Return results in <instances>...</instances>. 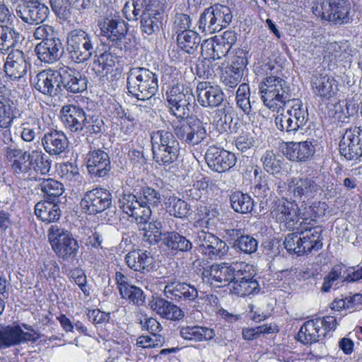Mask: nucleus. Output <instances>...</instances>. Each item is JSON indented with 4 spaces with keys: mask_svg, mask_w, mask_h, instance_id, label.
<instances>
[{
    "mask_svg": "<svg viewBox=\"0 0 362 362\" xmlns=\"http://www.w3.org/2000/svg\"><path fill=\"white\" fill-rule=\"evenodd\" d=\"M202 274L209 276L218 287L228 286L230 292L238 296H249L259 291L252 265L245 262L232 265L214 264L209 269L204 270Z\"/></svg>",
    "mask_w": 362,
    "mask_h": 362,
    "instance_id": "nucleus-1",
    "label": "nucleus"
},
{
    "mask_svg": "<svg viewBox=\"0 0 362 362\" xmlns=\"http://www.w3.org/2000/svg\"><path fill=\"white\" fill-rule=\"evenodd\" d=\"M259 88L264 104L270 110L290 105L293 100L291 98V89L287 81L279 76H267L259 83Z\"/></svg>",
    "mask_w": 362,
    "mask_h": 362,
    "instance_id": "nucleus-2",
    "label": "nucleus"
},
{
    "mask_svg": "<svg viewBox=\"0 0 362 362\" xmlns=\"http://www.w3.org/2000/svg\"><path fill=\"white\" fill-rule=\"evenodd\" d=\"M96 37L83 29H74L67 33L66 50L71 60L81 64L89 60L95 52Z\"/></svg>",
    "mask_w": 362,
    "mask_h": 362,
    "instance_id": "nucleus-3",
    "label": "nucleus"
},
{
    "mask_svg": "<svg viewBox=\"0 0 362 362\" xmlns=\"http://www.w3.org/2000/svg\"><path fill=\"white\" fill-rule=\"evenodd\" d=\"M127 88L131 95H156L158 90V75L144 67L131 68L127 73Z\"/></svg>",
    "mask_w": 362,
    "mask_h": 362,
    "instance_id": "nucleus-4",
    "label": "nucleus"
},
{
    "mask_svg": "<svg viewBox=\"0 0 362 362\" xmlns=\"http://www.w3.org/2000/svg\"><path fill=\"white\" fill-rule=\"evenodd\" d=\"M288 105L290 109L285 114L276 117L275 123L279 130L291 136L305 129L304 127L308 121V112L299 99H293Z\"/></svg>",
    "mask_w": 362,
    "mask_h": 362,
    "instance_id": "nucleus-5",
    "label": "nucleus"
},
{
    "mask_svg": "<svg viewBox=\"0 0 362 362\" xmlns=\"http://www.w3.org/2000/svg\"><path fill=\"white\" fill-rule=\"evenodd\" d=\"M336 326L337 320L333 316L310 320L303 324L297 337L301 343L310 345L322 341L331 330L335 329Z\"/></svg>",
    "mask_w": 362,
    "mask_h": 362,
    "instance_id": "nucleus-6",
    "label": "nucleus"
},
{
    "mask_svg": "<svg viewBox=\"0 0 362 362\" xmlns=\"http://www.w3.org/2000/svg\"><path fill=\"white\" fill-rule=\"evenodd\" d=\"M309 232L291 233L285 237L284 241V247L290 253H295L298 255L310 252L313 250H319L322 247V240L319 239V235L315 230Z\"/></svg>",
    "mask_w": 362,
    "mask_h": 362,
    "instance_id": "nucleus-7",
    "label": "nucleus"
},
{
    "mask_svg": "<svg viewBox=\"0 0 362 362\" xmlns=\"http://www.w3.org/2000/svg\"><path fill=\"white\" fill-rule=\"evenodd\" d=\"M35 88L44 95L56 97L62 94L61 67L40 71L33 79Z\"/></svg>",
    "mask_w": 362,
    "mask_h": 362,
    "instance_id": "nucleus-8",
    "label": "nucleus"
},
{
    "mask_svg": "<svg viewBox=\"0 0 362 362\" xmlns=\"http://www.w3.org/2000/svg\"><path fill=\"white\" fill-rule=\"evenodd\" d=\"M111 204V193L104 188H95L86 192L80 202L82 211L88 214L101 213Z\"/></svg>",
    "mask_w": 362,
    "mask_h": 362,
    "instance_id": "nucleus-9",
    "label": "nucleus"
},
{
    "mask_svg": "<svg viewBox=\"0 0 362 362\" xmlns=\"http://www.w3.org/2000/svg\"><path fill=\"white\" fill-rule=\"evenodd\" d=\"M153 158L156 157L155 149L158 148L161 153V158H177L180 156V147L173 133L166 130H158L151 134Z\"/></svg>",
    "mask_w": 362,
    "mask_h": 362,
    "instance_id": "nucleus-10",
    "label": "nucleus"
},
{
    "mask_svg": "<svg viewBox=\"0 0 362 362\" xmlns=\"http://www.w3.org/2000/svg\"><path fill=\"white\" fill-rule=\"evenodd\" d=\"M119 206L123 212L135 218L136 223H145L151 216V209L143 199H138L132 193L123 194L119 199Z\"/></svg>",
    "mask_w": 362,
    "mask_h": 362,
    "instance_id": "nucleus-11",
    "label": "nucleus"
},
{
    "mask_svg": "<svg viewBox=\"0 0 362 362\" xmlns=\"http://www.w3.org/2000/svg\"><path fill=\"white\" fill-rule=\"evenodd\" d=\"M198 241L199 251L212 260L223 259L228 252L226 243L212 233L202 231Z\"/></svg>",
    "mask_w": 362,
    "mask_h": 362,
    "instance_id": "nucleus-12",
    "label": "nucleus"
},
{
    "mask_svg": "<svg viewBox=\"0 0 362 362\" xmlns=\"http://www.w3.org/2000/svg\"><path fill=\"white\" fill-rule=\"evenodd\" d=\"M164 288L165 296L175 301H193L198 297V291L194 286L181 282L176 276L168 277Z\"/></svg>",
    "mask_w": 362,
    "mask_h": 362,
    "instance_id": "nucleus-13",
    "label": "nucleus"
},
{
    "mask_svg": "<svg viewBox=\"0 0 362 362\" xmlns=\"http://www.w3.org/2000/svg\"><path fill=\"white\" fill-rule=\"evenodd\" d=\"M98 27L102 36L106 37L115 45L122 49V40L128 30L124 20L119 16L106 17L98 21Z\"/></svg>",
    "mask_w": 362,
    "mask_h": 362,
    "instance_id": "nucleus-14",
    "label": "nucleus"
},
{
    "mask_svg": "<svg viewBox=\"0 0 362 362\" xmlns=\"http://www.w3.org/2000/svg\"><path fill=\"white\" fill-rule=\"evenodd\" d=\"M40 338L37 332H23L20 326H0V349H6L28 341L35 342Z\"/></svg>",
    "mask_w": 362,
    "mask_h": 362,
    "instance_id": "nucleus-15",
    "label": "nucleus"
},
{
    "mask_svg": "<svg viewBox=\"0 0 362 362\" xmlns=\"http://www.w3.org/2000/svg\"><path fill=\"white\" fill-rule=\"evenodd\" d=\"M16 11L23 22L35 25L43 23L49 13V8L37 0L24 1L17 6Z\"/></svg>",
    "mask_w": 362,
    "mask_h": 362,
    "instance_id": "nucleus-16",
    "label": "nucleus"
},
{
    "mask_svg": "<svg viewBox=\"0 0 362 362\" xmlns=\"http://www.w3.org/2000/svg\"><path fill=\"white\" fill-rule=\"evenodd\" d=\"M61 120L71 132L80 134L86 122L87 115L81 107L74 105H64L60 111Z\"/></svg>",
    "mask_w": 362,
    "mask_h": 362,
    "instance_id": "nucleus-17",
    "label": "nucleus"
},
{
    "mask_svg": "<svg viewBox=\"0 0 362 362\" xmlns=\"http://www.w3.org/2000/svg\"><path fill=\"white\" fill-rule=\"evenodd\" d=\"M320 189V185L308 177H293L288 182V191L303 202L313 199Z\"/></svg>",
    "mask_w": 362,
    "mask_h": 362,
    "instance_id": "nucleus-18",
    "label": "nucleus"
},
{
    "mask_svg": "<svg viewBox=\"0 0 362 362\" xmlns=\"http://www.w3.org/2000/svg\"><path fill=\"white\" fill-rule=\"evenodd\" d=\"M325 8L326 21L339 25L352 21L350 16L351 5L346 0H325Z\"/></svg>",
    "mask_w": 362,
    "mask_h": 362,
    "instance_id": "nucleus-19",
    "label": "nucleus"
},
{
    "mask_svg": "<svg viewBox=\"0 0 362 362\" xmlns=\"http://www.w3.org/2000/svg\"><path fill=\"white\" fill-rule=\"evenodd\" d=\"M61 70L62 93L66 90L76 94L87 89L88 79L78 71L66 66L61 67Z\"/></svg>",
    "mask_w": 362,
    "mask_h": 362,
    "instance_id": "nucleus-20",
    "label": "nucleus"
},
{
    "mask_svg": "<svg viewBox=\"0 0 362 362\" xmlns=\"http://www.w3.org/2000/svg\"><path fill=\"white\" fill-rule=\"evenodd\" d=\"M115 281L121 297L126 299L129 303L141 305L145 302V296L143 291L129 282L128 278L122 272L115 273Z\"/></svg>",
    "mask_w": 362,
    "mask_h": 362,
    "instance_id": "nucleus-21",
    "label": "nucleus"
},
{
    "mask_svg": "<svg viewBox=\"0 0 362 362\" xmlns=\"http://www.w3.org/2000/svg\"><path fill=\"white\" fill-rule=\"evenodd\" d=\"M28 65L24 53L19 49H12L4 64V71L11 80H18L27 73Z\"/></svg>",
    "mask_w": 362,
    "mask_h": 362,
    "instance_id": "nucleus-22",
    "label": "nucleus"
},
{
    "mask_svg": "<svg viewBox=\"0 0 362 362\" xmlns=\"http://www.w3.org/2000/svg\"><path fill=\"white\" fill-rule=\"evenodd\" d=\"M125 262L130 269L143 274L149 273L155 269L154 259L147 251H131L126 255Z\"/></svg>",
    "mask_w": 362,
    "mask_h": 362,
    "instance_id": "nucleus-23",
    "label": "nucleus"
},
{
    "mask_svg": "<svg viewBox=\"0 0 362 362\" xmlns=\"http://www.w3.org/2000/svg\"><path fill=\"white\" fill-rule=\"evenodd\" d=\"M198 101L203 107H216L223 101L224 94L218 86H211L208 82L198 83Z\"/></svg>",
    "mask_w": 362,
    "mask_h": 362,
    "instance_id": "nucleus-24",
    "label": "nucleus"
},
{
    "mask_svg": "<svg viewBox=\"0 0 362 362\" xmlns=\"http://www.w3.org/2000/svg\"><path fill=\"white\" fill-rule=\"evenodd\" d=\"M62 51L63 45L61 40H56L52 42H41L35 48L38 59L48 64L57 62L62 56Z\"/></svg>",
    "mask_w": 362,
    "mask_h": 362,
    "instance_id": "nucleus-25",
    "label": "nucleus"
},
{
    "mask_svg": "<svg viewBox=\"0 0 362 362\" xmlns=\"http://www.w3.org/2000/svg\"><path fill=\"white\" fill-rule=\"evenodd\" d=\"M359 141H362V129L356 126L346 129L339 142L340 154L345 158L351 156Z\"/></svg>",
    "mask_w": 362,
    "mask_h": 362,
    "instance_id": "nucleus-26",
    "label": "nucleus"
},
{
    "mask_svg": "<svg viewBox=\"0 0 362 362\" xmlns=\"http://www.w3.org/2000/svg\"><path fill=\"white\" fill-rule=\"evenodd\" d=\"M312 87L315 95L325 99L333 97L338 90L336 80L327 75L314 76Z\"/></svg>",
    "mask_w": 362,
    "mask_h": 362,
    "instance_id": "nucleus-27",
    "label": "nucleus"
},
{
    "mask_svg": "<svg viewBox=\"0 0 362 362\" xmlns=\"http://www.w3.org/2000/svg\"><path fill=\"white\" fill-rule=\"evenodd\" d=\"M42 142L45 151L52 156L60 154L67 146L66 136L57 130L46 133Z\"/></svg>",
    "mask_w": 362,
    "mask_h": 362,
    "instance_id": "nucleus-28",
    "label": "nucleus"
},
{
    "mask_svg": "<svg viewBox=\"0 0 362 362\" xmlns=\"http://www.w3.org/2000/svg\"><path fill=\"white\" fill-rule=\"evenodd\" d=\"M151 308L161 317L171 320H179L184 317V312L172 302L157 298L151 302Z\"/></svg>",
    "mask_w": 362,
    "mask_h": 362,
    "instance_id": "nucleus-29",
    "label": "nucleus"
},
{
    "mask_svg": "<svg viewBox=\"0 0 362 362\" xmlns=\"http://www.w3.org/2000/svg\"><path fill=\"white\" fill-rule=\"evenodd\" d=\"M162 243L172 252H189L193 247L192 242L180 233L172 231L163 234Z\"/></svg>",
    "mask_w": 362,
    "mask_h": 362,
    "instance_id": "nucleus-30",
    "label": "nucleus"
},
{
    "mask_svg": "<svg viewBox=\"0 0 362 362\" xmlns=\"http://www.w3.org/2000/svg\"><path fill=\"white\" fill-rule=\"evenodd\" d=\"M35 214L42 222L54 223L61 217V210L56 202L43 201L35 206Z\"/></svg>",
    "mask_w": 362,
    "mask_h": 362,
    "instance_id": "nucleus-31",
    "label": "nucleus"
},
{
    "mask_svg": "<svg viewBox=\"0 0 362 362\" xmlns=\"http://www.w3.org/2000/svg\"><path fill=\"white\" fill-rule=\"evenodd\" d=\"M177 43L178 47L182 51L196 58L198 55V48L201 43V37L197 32L193 30L179 33L177 35Z\"/></svg>",
    "mask_w": 362,
    "mask_h": 362,
    "instance_id": "nucleus-32",
    "label": "nucleus"
},
{
    "mask_svg": "<svg viewBox=\"0 0 362 362\" xmlns=\"http://www.w3.org/2000/svg\"><path fill=\"white\" fill-rule=\"evenodd\" d=\"M299 211L295 202L285 200L277 206L274 213L279 221L294 224L299 221Z\"/></svg>",
    "mask_w": 362,
    "mask_h": 362,
    "instance_id": "nucleus-33",
    "label": "nucleus"
},
{
    "mask_svg": "<svg viewBox=\"0 0 362 362\" xmlns=\"http://www.w3.org/2000/svg\"><path fill=\"white\" fill-rule=\"evenodd\" d=\"M180 335L186 340L194 341H209L215 337L213 329L201 326H187L180 329Z\"/></svg>",
    "mask_w": 362,
    "mask_h": 362,
    "instance_id": "nucleus-34",
    "label": "nucleus"
},
{
    "mask_svg": "<svg viewBox=\"0 0 362 362\" xmlns=\"http://www.w3.org/2000/svg\"><path fill=\"white\" fill-rule=\"evenodd\" d=\"M140 230H143V240L150 245H156L162 240V236L165 232L163 230V225L160 221H147L145 223H137Z\"/></svg>",
    "mask_w": 362,
    "mask_h": 362,
    "instance_id": "nucleus-35",
    "label": "nucleus"
},
{
    "mask_svg": "<svg viewBox=\"0 0 362 362\" xmlns=\"http://www.w3.org/2000/svg\"><path fill=\"white\" fill-rule=\"evenodd\" d=\"M38 188L43 193L45 201L56 202L64 192V187L60 182L52 178L39 180Z\"/></svg>",
    "mask_w": 362,
    "mask_h": 362,
    "instance_id": "nucleus-36",
    "label": "nucleus"
},
{
    "mask_svg": "<svg viewBox=\"0 0 362 362\" xmlns=\"http://www.w3.org/2000/svg\"><path fill=\"white\" fill-rule=\"evenodd\" d=\"M22 35L13 27L0 25V52H10L21 40Z\"/></svg>",
    "mask_w": 362,
    "mask_h": 362,
    "instance_id": "nucleus-37",
    "label": "nucleus"
},
{
    "mask_svg": "<svg viewBox=\"0 0 362 362\" xmlns=\"http://www.w3.org/2000/svg\"><path fill=\"white\" fill-rule=\"evenodd\" d=\"M201 49L202 56H206L213 61L221 59L230 51L215 37L205 40L201 44Z\"/></svg>",
    "mask_w": 362,
    "mask_h": 362,
    "instance_id": "nucleus-38",
    "label": "nucleus"
},
{
    "mask_svg": "<svg viewBox=\"0 0 362 362\" xmlns=\"http://www.w3.org/2000/svg\"><path fill=\"white\" fill-rule=\"evenodd\" d=\"M163 13L157 8L141 13V29L144 33L150 35L159 31L162 25Z\"/></svg>",
    "mask_w": 362,
    "mask_h": 362,
    "instance_id": "nucleus-39",
    "label": "nucleus"
},
{
    "mask_svg": "<svg viewBox=\"0 0 362 362\" xmlns=\"http://www.w3.org/2000/svg\"><path fill=\"white\" fill-rule=\"evenodd\" d=\"M293 153H287V158H310L316 154V156H320L319 152L321 151V146L316 141H304L293 145Z\"/></svg>",
    "mask_w": 362,
    "mask_h": 362,
    "instance_id": "nucleus-40",
    "label": "nucleus"
},
{
    "mask_svg": "<svg viewBox=\"0 0 362 362\" xmlns=\"http://www.w3.org/2000/svg\"><path fill=\"white\" fill-rule=\"evenodd\" d=\"M79 245L73 235L52 250L58 257L64 260L75 259L78 252Z\"/></svg>",
    "mask_w": 362,
    "mask_h": 362,
    "instance_id": "nucleus-41",
    "label": "nucleus"
},
{
    "mask_svg": "<svg viewBox=\"0 0 362 362\" xmlns=\"http://www.w3.org/2000/svg\"><path fill=\"white\" fill-rule=\"evenodd\" d=\"M211 11L213 17L215 18L214 28L216 32L221 31L231 23L233 16L228 6L218 4L211 6Z\"/></svg>",
    "mask_w": 362,
    "mask_h": 362,
    "instance_id": "nucleus-42",
    "label": "nucleus"
},
{
    "mask_svg": "<svg viewBox=\"0 0 362 362\" xmlns=\"http://www.w3.org/2000/svg\"><path fill=\"white\" fill-rule=\"evenodd\" d=\"M14 103L4 95H0V127L8 128L16 117Z\"/></svg>",
    "mask_w": 362,
    "mask_h": 362,
    "instance_id": "nucleus-43",
    "label": "nucleus"
},
{
    "mask_svg": "<svg viewBox=\"0 0 362 362\" xmlns=\"http://www.w3.org/2000/svg\"><path fill=\"white\" fill-rule=\"evenodd\" d=\"M231 207L238 213L247 214L252 211L254 202L250 196L240 192H233L230 196Z\"/></svg>",
    "mask_w": 362,
    "mask_h": 362,
    "instance_id": "nucleus-44",
    "label": "nucleus"
},
{
    "mask_svg": "<svg viewBox=\"0 0 362 362\" xmlns=\"http://www.w3.org/2000/svg\"><path fill=\"white\" fill-rule=\"evenodd\" d=\"M166 100L170 105L184 100H194V97L190 89L177 83L167 90Z\"/></svg>",
    "mask_w": 362,
    "mask_h": 362,
    "instance_id": "nucleus-45",
    "label": "nucleus"
},
{
    "mask_svg": "<svg viewBox=\"0 0 362 362\" xmlns=\"http://www.w3.org/2000/svg\"><path fill=\"white\" fill-rule=\"evenodd\" d=\"M71 235L72 234L69 230L57 224L52 225L47 231L48 241L52 250Z\"/></svg>",
    "mask_w": 362,
    "mask_h": 362,
    "instance_id": "nucleus-46",
    "label": "nucleus"
},
{
    "mask_svg": "<svg viewBox=\"0 0 362 362\" xmlns=\"http://www.w3.org/2000/svg\"><path fill=\"white\" fill-rule=\"evenodd\" d=\"M114 65L113 56L110 52H105L94 59L93 69L97 74L106 75L110 72Z\"/></svg>",
    "mask_w": 362,
    "mask_h": 362,
    "instance_id": "nucleus-47",
    "label": "nucleus"
},
{
    "mask_svg": "<svg viewBox=\"0 0 362 362\" xmlns=\"http://www.w3.org/2000/svg\"><path fill=\"white\" fill-rule=\"evenodd\" d=\"M190 139L189 145H196L202 142L206 136V130L199 119L190 118Z\"/></svg>",
    "mask_w": 362,
    "mask_h": 362,
    "instance_id": "nucleus-48",
    "label": "nucleus"
},
{
    "mask_svg": "<svg viewBox=\"0 0 362 362\" xmlns=\"http://www.w3.org/2000/svg\"><path fill=\"white\" fill-rule=\"evenodd\" d=\"M232 247L235 250L240 251L247 255H251L257 251L258 241L251 235H243L241 239L235 243H233Z\"/></svg>",
    "mask_w": 362,
    "mask_h": 362,
    "instance_id": "nucleus-49",
    "label": "nucleus"
},
{
    "mask_svg": "<svg viewBox=\"0 0 362 362\" xmlns=\"http://www.w3.org/2000/svg\"><path fill=\"white\" fill-rule=\"evenodd\" d=\"M237 105L247 115L251 111L250 101V88L248 84L243 83L240 84L236 92Z\"/></svg>",
    "mask_w": 362,
    "mask_h": 362,
    "instance_id": "nucleus-50",
    "label": "nucleus"
},
{
    "mask_svg": "<svg viewBox=\"0 0 362 362\" xmlns=\"http://www.w3.org/2000/svg\"><path fill=\"white\" fill-rule=\"evenodd\" d=\"M215 18L213 17L211 6L204 10L198 21V28L206 34L216 33L215 26Z\"/></svg>",
    "mask_w": 362,
    "mask_h": 362,
    "instance_id": "nucleus-51",
    "label": "nucleus"
},
{
    "mask_svg": "<svg viewBox=\"0 0 362 362\" xmlns=\"http://www.w3.org/2000/svg\"><path fill=\"white\" fill-rule=\"evenodd\" d=\"M171 124L176 136L189 144L191 131L190 118L182 120H174L172 122Z\"/></svg>",
    "mask_w": 362,
    "mask_h": 362,
    "instance_id": "nucleus-52",
    "label": "nucleus"
},
{
    "mask_svg": "<svg viewBox=\"0 0 362 362\" xmlns=\"http://www.w3.org/2000/svg\"><path fill=\"white\" fill-rule=\"evenodd\" d=\"M194 100L182 101L175 104L170 105V112L179 120L191 118L192 108Z\"/></svg>",
    "mask_w": 362,
    "mask_h": 362,
    "instance_id": "nucleus-53",
    "label": "nucleus"
},
{
    "mask_svg": "<svg viewBox=\"0 0 362 362\" xmlns=\"http://www.w3.org/2000/svg\"><path fill=\"white\" fill-rule=\"evenodd\" d=\"M87 168L93 175L105 177L110 170V160H88Z\"/></svg>",
    "mask_w": 362,
    "mask_h": 362,
    "instance_id": "nucleus-54",
    "label": "nucleus"
},
{
    "mask_svg": "<svg viewBox=\"0 0 362 362\" xmlns=\"http://www.w3.org/2000/svg\"><path fill=\"white\" fill-rule=\"evenodd\" d=\"M224 115L221 117L216 123V128L220 133H236L238 131V122L233 124V118L231 114L226 112L223 109Z\"/></svg>",
    "mask_w": 362,
    "mask_h": 362,
    "instance_id": "nucleus-55",
    "label": "nucleus"
},
{
    "mask_svg": "<svg viewBox=\"0 0 362 362\" xmlns=\"http://www.w3.org/2000/svg\"><path fill=\"white\" fill-rule=\"evenodd\" d=\"M202 165L206 163L213 171L223 173L235 165L236 160H197Z\"/></svg>",
    "mask_w": 362,
    "mask_h": 362,
    "instance_id": "nucleus-56",
    "label": "nucleus"
},
{
    "mask_svg": "<svg viewBox=\"0 0 362 362\" xmlns=\"http://www.w3.org/2000/svg\"><path fill=\"white\" fill-rule=\"evenodd\" d=\"M169 206V212L177 218H185L189 214L190 206L184 200L173 199Z\"/></svg>",
    "mask_w": 362,
    "mask_h": 362,
    "instance_id": "nucleus-57",
    "label": "nucleus"
},
{
    "mask_svg": "<svg viewBox=\"0 0 362 362\" xmlns=\"http://www.w3.org/2000/svg\"><path fill=\"white\" fill-rule=\"evenodd\" d=\"M243 76L240 71H233L226 67L221 74V79L226 86L235 88L240 83Z\"/></svg>",
    "mask_w": 362,
    "mask_h": 362,
    "instance_id": "nucleus-58",
    "label": "nucleus"
},
{
    "mask_svg": "<svg viewBox=\"0 0 362 362\" xmlns=\"http://www.w3.org/2000/svg\"><path fill=\"white\" fill-rule=\"evenodd\" d=\"M143 199L146 206H158L161 201L160 192L150 187H143L141 189V197L140 200Z\"/></svg>",
    "mask_w": 362,
    "mask_h": 362,
    "instance_id": "nucleus-59",
    "label": "nucleus"
},
{
    "mask_svg": "<svg viewBox=\"0 0 362 362\" xmlns=\"http://www.w3.org/2000/svg\"><path fill=\"white\" fill-rule=\"evenodd\" d=\"M194 73L199 78H209L212 76L214 71L211 67V59L204 56V59L199 60L196 64Z\"/></svg>",
    "mask_w": 362,
    "mask_h": 362,
    "instance_id": "nucleus-60",
    "label": "nucleus"
},
{
    "mask_svg": "<svg viewBox=\"0 0 362 362\" xmlns=\"http://www.w3.org/2000/svg\"><path fill=\"white\" fill-rule=\"evenodd\" d=\"M218 215V212L214 209H211L205 206H202L198 209V220L206 226L214 225Z\"/></svg>",
    "mask_w": 362,
    "mask_h": 362,
    "instance_id": "nucleus-61",
    "label": "nucleus"
},
{
    "mask_svg": "<svg viewBox=\"0 0 362 362\" xmlns=\"http://www.w3.org/2000/svg\"><path fill=\"white\" fill-rule=\"evenodd\" d=\"M76 161V160H74L73 162L68 161L63 164H60L58 168V172L62 178L71 180L75 176L79 175V170Z\"/></svg>",
    "mask_w": 362,
    "mask_h": 362,
    "instance_id": "nucleus-62",
    "label": "nucleus"
},
{
    "mask_svg": "<svg viewBox=\"0 0 362 362\" xmlns=\"http://www.w3.org/2000/svg\"><path fill=\"white\" fill-rule=\"evenodd\" d=\"M191 25L189 16L185 13H176L174 18L173 30L178 35L179 33L188 32Z\"/></svg>",
    "mask_w": 362,
    "mask_h": 362,
    "instance_id": "nucleus-63",
    "label": "nucleus"
},
{
    "mask_svg": "<svg viewBox=\"0 0 362 362\" xmlns=\"http://www.w3.org/2000/svg\"><path fill=\"white\" fill-rule=\"evenodd\" d=\"M11 170L15 174L27 173L33 170V160H8Z\"/></svg>",
    "mask_w": 362,
    "mask_h": 362,
    "instance_id": "nucleus-64",
    "label": "nucleus"
}]
</instances>
